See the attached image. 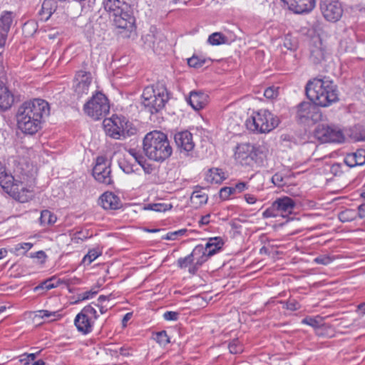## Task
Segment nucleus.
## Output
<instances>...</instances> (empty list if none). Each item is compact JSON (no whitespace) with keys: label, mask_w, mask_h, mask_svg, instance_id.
I'll return each instance as SVG.
<instances>
[{"label":"nucleus","mask_w":365,"mask_h":365,"mask_svg":"<svg viewBox=\"0 0 365 365\" xmlns=\"http://www.w3.org/2000/svg\"><path fill=\"white\" fill-rule=\"evenodd\" d=\"M309 24L312 26V29H309L307 33L312 36L313 40V44L317 45V43L322 44V40L319 35H315L317 32V21L315 18L311 17L309 19Z\"/></svg>","instance_id":"obj_35"},{"label":"nucleus","mask_w":365,"mask_h":365,"mask_svg":"<svg viewBox=\"0 0 365 365\" xmlns=\"http://www.w3.org/2000/svg\"><path fill=\"white\" fill-rule=\"evenodd\" d=\"M124 125L125 121L118 116L103 120L106 133L115 139H120L124 135Z\"/></svg>","instance_id":"obj_17"},{"label":"nucleus","mask_w":365,"mask_h":365,"mask_svg":"<svg viewBox=\"0 0 365 365\" xmlns=\"http://www.w3.org/2000/svg\"><path fill=\"white\" fill-rule=\"evenodd\" d=\"M279 94V87L270 86L264 91V96L268 99H274Z\"/></svg>","instance_id":"obj_45"},{"label":"nucleus","mask_w":365,"mask_h":365,"mask_svg":"<svg viewBox=\"0 0 365 365\" xmlns=\"http://www.w3.org/2000/svg\"><path fill=\"white\" fill-rule=\"evenodd\" d=\"M154 339L161 346H165L170 342V338L166 331H161L156 333Z\"/></svg>","instance_id":"obj_41"},{"label":"nucleus","mask_w":365,"mask_h":365,"mask_svg":"<svg viewBox=\"0 0 365 365\" xmlns=\"http://www.w3.org/2000/svg\"><path fill=\"white\" fill-rule=\"evenodd\" d=\"M99 204L105 210H116L120 207L119 197L112 192L103 193L99 199Z\"/></svg>","instance_id":"obj_23"},{"label":"nucleus","mask_w":365,"mask_h":365,"mask_svg":"<svg viewBox=\"0 0 365 365\" xmlns=\"http://www.w3.org/2000/svg\"><path fill=\"white\" fill-rule=\"evenodd\" d=\"M358 217L365 220V204H362L357 209Z\"/></svg>","instance_id":"obj_62"},{"label":"nucleus","mask_w":365,"mask_h":365,"mask_svg":"<svg viewBox=\"0 0 365 365\" xmlns=\"http://www.w3.org/2000/svg\"><path fill=\"white\" fill-rule=\"evenodd\" d=\"M14 15L11 11H4L0 16V46L8 43V34L13 23Z\"/></svg>","instance_id":"obj_19"},{"label":"nucleus","mask_w":365,"mask_h":365,"mask_svg":"<svg viewBox=\"0 0 365 365\" xmlns=\"http://www.w3.org/2000/svg\"><path fill=\"white\" fill-rule=\"evenodd\" d=\"M187 232V229H180L176 231L169 232L162 238L167 240H175L180 237L185 235Z\"/></svg>","instance_id":"obj_40"},{"label":"nucleus","mask_w":365,"mask_h":365,"mask_svg":"<svg viewBox=\"0 0 365 365\" xmlns=\"http://www.w3.org/2000/svg\"><path fill=\"white\" fill-rule=\"evenodd\" d=\"M56 216L48 210H43L41 212L39 218L40 224L43 226L51 225L56 222Z\"/></svg>","instance_id":"obj_31"},{"label":"nucleus","mask_w":365,"mask_h":365,"mask_svg":"<svg viewBox=\"0 0 365 365\" xmlns=\"http://www.w3.org/2000/svg\"><path fill=\"white\" fill-rule=\"evenodd\" d=\"M29 257L31 258H36V259H38L41 263L45 262L46 259L47 257L46 253L43 251H42V250H40V251H38V252H34V253H30V256Z\"/></svg>","instance_id":"obj_52"},{"label":"nucleus","mask_w":365,"mask_h":365,"mask_svg":"<svg viewBox=\"0 0 365 365\" xmlns=\"http://www.w3.org/2000/svg\"><path fill=\"white\" fill-rule=\"evenodd\" d=\"M207 43L212 46L231 43V42L228 40V38L220 32H215L210 35L207 38Z\"/></svg>","instance_id":"obj_30"},{"label":"nucleus","mask_w":365,"mask_h":365,"mask_svg":"<svg viewBox=\"0 0 365 365\" xmlns=\"http://www.w3.org/2000/svg\"><path fill=\"white\" fill-rule=\"evenodd\" d=\"M54 287H56V286L51 283V279H48L34 287V290L36 292H39L41 294H42L44 292L50 290Z\"/></svg>","instance_id":"obj_38"},{"label":"nucleus","mask_w":365,"mask_h":365,"mask_svg":"<svg viewBox=\"0 0 365 365\" xmlns=\"http://www.w3.org/2000/svg\"><path fill=\"white\" fill-rule=\"evenodd\" d=\"M228 349L232 354H240L243 351V346L238 339H232L228 344Z\"/></svg>","instance_id":"obj_36"},{"label":"nucleus","mask_w":365,"mask_h":365,"mask_svg":"<svg viewBox=\"0 0 365 365\" xmlns=\"http://www.w3.org/2000/svg\"><path fill=\"white\" fill-rule=\"evenodd\" d=\"M351 136L356 141H365V128L361 125L356 126Z\"/></svg>","instance_id":"obj_39"},{"label":"nucleus","mask_w":365,"mask_h":365,"mask_svg":"<svg viewBox=\"0 0 365 365\" xmlns=\"http://www.w3.org/2000/svg\"><path fill=\"white\" fill-rule=\"evenodd\" d=\"M302 322L304 324H307L313 327H317L319 325L317 320L312 317L304 318L302 319Z\"/></svg>","instance_id":"obj_57"},{"label":"nucleus","mask_w":365,"mask_h":365,"mask_svg":"<svg viewBox=\"0 0 365 365\" xmlns=\"http://www.w3.org/2000/svg\"><path fill=\"white\" fill-rule=\"evenodd\" d=\"M279 123V118L267 109L254 112L245 121V125L251 131L266 133L274 130Z\"/></svg>","instance_id":"obj_7"},{"label":"nucleus","mask_w":365,"mask_h":365,"mask_svg":"<svg viewBox=\"0 0 365 365\" xmlns=\"http://www.w3.org/2000/svg\"><path fill=\"white\" fill-rule=\"evenodd\" d=\"M272 183L278 187L282 186L284 185V178L281 173H275L272 177Z\"/></svg>","instance_id":"obj_53"},{"label":"nucleus","mask_w":365,"mask_h":365,"mask_svg":"<svg viewBox=\"0 0 365 365\" xmlns=\"http://www.w3.org/2000/svg\"><path fill=\"white\" fill-rule=\"evenodd\" d=\"M119 166L121 170L126 174H131L135 172V165L129 163L127 160H123L119 162Z\"/></svg>","instance_id":"obj_44"},{"label":"nucleus","mask_w":365,"mask_h":365,"mask_svg":"<svg viewBox=\"0 0 365 365\" xmlns=\"http://www.w3.org/2000/svg\"><path fill=\"white\" fill-rule=\"evenodd\" d=\"M57 8L56 2L53 0H44L39 14L41 19L47 21Z\"/></svg>","instance_id":"obj_29"},{"label":"nucleus","mask_w":365,"mask_h":365,"mask_svg":"<svg viewBox=\"0 0 365 365\" xmlns=\"http://www.w3.org/2000/svg\"><path fill=\"white\" fill-rule=\"evenodd\" d=\"M327 47H312L310 50V61L314 64L321 63L329 58V53L327 52Z\"/></svg>","instance_id":"obj_26"},{"label":"nucleus","mask_w":365,"mask_h":365,"mask_svg":"<svg viewBox=\"0 0 365 365\" xmlns=\"http://www.w3.org/2000/svg\"><path fill=\"white\" fill-rule=\"evenodd\" d=\"M144 210H153L155 212H165L168 208V205L163 203H154V204H148L144 207Z\"/></svg>","instance_id":"obj_43"},{"label":"nucleus","mask_w":365,"mask_h":365,"mask_svg":"<svg viewBox=\"0 0 365 365\" xmlns=\"http://www.w3.org/2000/svg\"><path fill=\"white\" fill-rule=\"evenodd\" d=\"M141 98L144 109L154 114L165 108L170 99V93L163 82H157L154 85L145 87Z\"/></svg>","instance_id":"obj_6"},{"label":"nucleus","mask_w":365,"mask_h":365,"mask_svg":"<svg viewBox=\"0 0 365 365\" xmlns=\"http://www.w3.org/2000/svg\"><path fill=\"white\" fill-rule=\"evenodd\" d=\"M305 92L310 101L321 107L329 106L339 100L336 86L327 76H319L309 80Z\"/></svg>","instance_id":"obj_3"},{"label":"nucleus","mask_w":365,"mask_h":365,"mask_svg":"<svg viewBox=\"0 0 365 365\" xmlns=\"http://www.w3.org/2000/svg\"><path fill=\"white\" fill-rule=\"evenodd\" d=\"M223 242L220 237L210 238L206 245L204 246V250L207 253V255L210 257L215 255L221 250Z\"/></svg>","instance_id":"obj_27"},{"label":"nucleus","mask_w":365,"mask_h":365,"mask_svg":"<svg viewBox=\"0 0 365 365\" xmlns=\"http://www.w3.org/2000/svg\"><path fill=\"white\" fill-rule=\"evenodd\" d=\"M187 63L190 67L196 68L202 66L203 62L200 61L197 57L192 56L187 59Z\"/></svg>","instance_id":"obj_55"},{"label":"nucleus","mask_w":365,"mask_h":365,"mask_svg":"<svg viewBox=\"0 0 365 365\" xmlns=\"http://www.w3.org/2000/svg\"><path fill=\"white\" fill-rule=\"evenodd\" d=\"M14 102V95L5 85L0 83V108L6 110L11 107Z\"/></svg>","instance_id":"obj_25"},{"label":"nucleus","mask_w":365,"mask_h":365,"mask_svg":"<svg viewBox=\"0 0 365 365\" xmlns=\"http://www.w3.org/2000/svg\"><path fill=\"white\" fill-rule=\"evenodd\" d=\"M143 150L149 159L157 162L164 161L173 153L167 135L158 130L151 131L145 135Z\"/></svg>","instance_id":"obj_5"},{"label":"nucleus","mask_w":365,"mask_h":365,"mask_svg":"<svg viewBox=\"0 0 365 365\" xmlns=\"http://www.w3.org/2000/svg\"><path fill=\"white\" fill-rule=\"evenodd\" d=\"M92 81L91 74L85 71L76 72L73 83V96L78 99L88 93Z\"/></svg>","instance_id":"obj_13"},{"label":"nucleus","mask_w":365,"mask_h":365,"mask_svg":"<svg viewBox=\"0 0 365 365\" xmlns=\"http://www.w3.org/2000/svg\"><path fill=\"white\" fill-rule=\"evenodd\" d=\"M226 179L225 173L222 169L212 168L207 171L205 180L210 183L220 184Z\"/></svg>","instance_id":"obj_28"},{"label":"nucleus","mask_w":365,"mask_h":365,"mask_svg":"<svg viewBox=\"0 0 365 365\" xmlns=\"http://www.w3.org/2000/svg\"><path fill=\"white\" fill-rule=\"evenodd\" d=\"M289 9L298 14L310 12L316 5V0H282Z\"/></svg>","instance_id":"obj_18"},{"label":"nucleus","mask_w":365,"mask_h":365,"mask_svg":"<svg viewBox=\"0 0 365 365\" xmlns=\"http://www.w3.org/2000/svg\"><path fill=\"white\" fill-rule=\"evenodd\" d=\"M210 214L202 216L201 217V220H200V223L201 225H207L210 222Z\"/></svg>","instance_id":"obj_64"},{"label":"nucleus","mask_w":365,"mask_h":365,"mask_svg":"<svg viewBox=\"0 0 365 365\" xmlns=\"http://www.w3.org/2000/svg\"><path fill=\"white\" fill-rule=\"evenodd\" d=\"M195 264V260L192 256V253L185 257H180L178 259V265L181 269H185L191 267Z\"/></svg>","instance_id":"obj_37"},{"label":"nucleus","mask_w":365,"mask_h":365,"mask_svg":"<svg viewBox=\"0 0 365 365\" xmlns=\"http://www.w3.org/2000/svg\"><path fill=\"white\" fill-rule=\"evenodd\" d=\"M21 163H19L14 170V173L9 172L6 168L0 163V186L14 199L24 202L28 200L29 187L34 180L33 174Z\"/></svg>","instance_id":"obj_2"},{"label":"nucleus","mask_w":365,"mask_h":365,"mask_svg":"<svg viewBox=\"0 0 365 365\" xmlns=\"http://www.w3.org/2000/svg\"><path fill=\"white\" fill-rule=\"evenodd\" d=\"M82 234L83 233L81 232L75 233L71 239L72 241L75 243H78L80 241H83V240L86 238V236L82 235Z\"/></svg>","instance_id":"obj_60"},{"label":"nucleus","mask_w":365,"mask_h":365,"mask_svg":"<svg viewBox=\"0 0 365 365\" xmlns=\"http://www.w3.org/2000/svg\"><path fill=\"white\" fill-rule=\"evenodd\" d=\"M110 163L105 157L99 156L96 158V163L93 168V176L100 183L110 185L113 183L111 175Z\"/></svg>","instance_id":"obj_12"},{"label":"nucleus","mask_w":365,"mask_h":365,"mask_svg":"<svg viewBox=\"0 0 365 365\" xmlns=\"http://www.w3.org/2000/svg\"><path fill=\"white\" fill-rule=\"evenodd\" d=\"M278 215H279V214H278V212L277 211V209L273 207V203L272 204V205L269 208H267L263 212V216L264 217H277Z\"/></svg>","instance_id":"obj_54"},{"label":"nucleus","mask_w":365,"mask_h":365,"mask_svg":"<svg viewBox=\"0 0 365 365\" xmlns=\"http://www.w3.org/2000/svg\"><path fill=\"white\" fill-rule=\"evenodd\" d=\"M232 187L234 188L235 193H240L247 189V184L244 182H240L237 183Z\"/></svg>","instance_id":"obj_56"},{"label":"nucleus","mask_w":365,"mask_h":365,"mask_svg":"<svg viewBox=\"0 0 365 365\" xmlns=\"http://www.w3.org/2000/svg\"><path fill=\"white\" fill-rule=\"evenodd\" d=\"M333 261V259L329 255H320L314 258V262L317 264L327 265Z\"/></svg>","instance_id":"obj_51"},{"label":"nucleus","mask_w":365,"mask_h":365,"mask_svg":"<svg viewBox=\"0 0 365 365\" xmlns=\"http://www.w3.org/2000/svg\"><path fill=\"white\" fill-rule=\"evenodd\" d=\"M128 153L132 157L134 158L138 164H142L144 162L145 158L139 150H137L135 148H130L128 150Z\"/></svg>","instance_id":"obj_49"},{"label":"nucleus","mask_w":365,"mask_h":365,"mask_svg":"<svg viewBox=\"0 0 365 365\" xmlns=\"http://www.w3.org/2000/svg\"><path fill=\"white\" fill-rule=\"evenodd\" d=\"M191 253L195 260V264L190 267L188 272L190 274H195L202 264L207 261L210 256L207 255V253L204 250L202 245L195 246Z\"/></svg>","instance_id":"obj_20"},{"label":"nucleus","mask_w":365,"mask_h":365,"mask_svg":"<svg viewBox=\"0 0 365 365\" xmlns=\"http://www.w3.org/2000/svg\"><path fill=\"white\" fill-rule=\"evenodd\" d=\"M116 353H119V354L122 355V356H130V353H129V348L128 347H120L119 349V351H115Z\"/></svg>","instance_id":"obj_63"},{"label":"nucleus","mask_w":365,"mask_h":365,"mask_svg":"<svg viewBox=\"0 0 365 365\" xmlns=\"http://www.w3.org/2000/svg\"><path fill=\"white\" fill-rule=\"evenodd\" d=\"M33 247V244L30 242H23L17 244L14 247V253L16 255H19V252L21 250H24L23 254H25Z\"/></svg>","instance_id":"obj_48"},{"label":"nucleus","mask_w":365,"mask_h":365,"mask_svg":"<svg viewBox=\"0 0 365 365\" xmlns=\"http://www.w3.org/2000/svg\"><path fill=\"white\" fill-rule=\"evenodd\" d=\"M38 317H40L43 319H48L50 322L59 319L62 317V315L59 311L51 312V311L43 309V310H39L38 312Z\"/></svg>","instance_id":"obj_34"},{"label":"nucleus","mask_w":365,"mask_h":365,"mask_svg":"<svg viewBox=\"0 0 365 365\" xmlns=\"http://www.w3.org/2000/svg\"><path fill=\"white\" fill-rule=\"evenodd\" d=\"M98 317L96 310L89 304L83 307L76 316L74 324L79 332L88 334L92 331L94 322Z\"/></svg>","instance_id":"obj_10"},{"label":"nucleus","mask_w":365,"mask_h":365,"mask_svg":"<svg viewBox=\"0 0 365 365\" xmlns=\"http://www.w3.org/2000/svg\"><path fill=\"white\" fill-rule=\"evenodd\" d=\"M187 102L194 110H198L207 104L208 96L201 91H192L190 93Z\"/></svg>","instance_id":"obj_22"},{"label":"nucleus","mask_w":365,"mask_h":365,"mask_svg":"<svg viewBox=\"0 0 365 365\" xmlns=\"http://www.w3.org/2000/svg\"><path fill=\"white\" fill-rule=\"evenodd\" d=\"M299 303L295 300H290L287 303V309L295 311L299 309Z\"/></svg>","instance_id":"obj_58"},{"label":"nucleus","mask_w":365,"mask_h":365,"mask_svg":"<svg viewBox=\"0 0 365 365\" xmlns=\"http://www.w3.org/2000/svg\"><path fill=\"white\" fill-rule=\"evenodd\" d=\"M84 112L94 120L104 118L110 110V105L106 96L101 92H96L84 105Z\"/></svg>","instance_id":"obj_8"},{"label":"nucleus","mask_w":365,"mask_h":365,"mask_svg":"<svg viewBox=\"0 0 365 365\" xmlns=\"http://www.w3.org/2000/svg\"><path fill=\"white\" fill-rule=\"evenodd\" d=\"M357 217V210L354 209H346L338 214L339 220L343 223L351 222L356 220Z\"/></svg>","instance_id":"obj_32"},{"label":"nucleus","mask_w":365,"mask_h":365,"mask_svg":"<svg viewBox=\"0 0 365 365\" xmlns=\"http://www.w3.org/2000/svg\"><path fill=\"white\" fill-rule=\"evenodd\" d=\"M314 136L321 143H339L344 140V135L340 128L324 124H319L317 126Z\"/></svg>","instance_id":"obj_11"},{"label":"nucleus","mask_w":365,"mask_h":365,"mask_svg":"<svg viewBox=\"0 0 365 365\" xmlns=\"http://www.w3.org/2000/svg\"><path fill=\"white\" fill-rule=\"evenodd\" d=\"M97 293H98V290L93 288L89 291H86L85 292L79 294H78V297H77V298H78L77 302L83 301V300H86V299L93 298Z\"/></svg>","instance_id":"obj_46"},{"label":"nucleus","mask_w":365,"mask_h":365,"mask_svg":"<svg viewBox=\"0 0 365 365\" xmlns=\"http://www.w3.org/2000/svg\"><path fill=\"white\" fill-rule=\"evenodd\" d=\"M105 9L110 13V18L118 34L123 38H129L135 33V18L132 14L129 5L125 0H104Z\"/></svg>","instance_id":"obj_4"},{"label":"nucleus","mask_w":365,"mask_h":365,"mask_svg":"<svg viewBox=\"0 0 365 365\" xmlns=\"http://www.w3.org/2000/svg\"><path fill=\"white\" fill-rule=\"evenodd\" d=\"M319 106L312 101L310 102H302L297 106V117L302 122H305L307 120L317 122L321 120L322 118Z\"/></svg>","instance_id":"obj_14"},{"label":"nucleus","mask_w":365,"mask_h":365,"mask_svg":"<svg viewBox=\"0 0 365 365\" xmlns=\"http://www.w3.org/2000/svg\"><path fill=\"white\" fill-rule=\"evenodd\" d=\"M49 114L50 107L47 101L40 98L25 101L16 112L18 128L26 134L34 135L41 128L44 118Z\"/></svg>","instance_id":"obj_1"},{"label":"nucleus","mask_w":365,"mask_h":365,"mask_svg":"<svg viewBox=\"0 0 365 365\" xmlns=\"http://www.w3.org/2000/svg\"><path fill=\"white\" fill-rule=\"evenodd\" d=\"M320 10L324 17L329 21H337L341 17L343 9L338 0H321Z\"/></svg>","instance_id":"obj_15"},{"label":"nucleus","mask_w":365,"mask_h":365,"mask_svg":"<svg viewBox=\"0 0 365 365\" xmlns=\"http://www.w3.org/2000/svg\"><path fill=\"white\" fill-rule=\"evenodd\" d=\"M190 200L192 203L198 205L207 203L208 200L207 195L202 192L200 190H194L191 195Z\"/></svg>","instance_id":"obj_33"},{"label":"nucleus","mask_w":365,"mask_h":365,"mask_svg":"<svg viewBox=\"0 0 365 365\" xmlns=\"http://www.w3.org/2000/svg\"><path fill=\"white\" fill-rule=\"evenodd\" d=\"M295 202L289 197L277 198L273 202V207L277 209L279 215L284 216L292 212Z\"/></svg>","instance_id":"obj_21"},{"label":"nucleus","mask_w":365,"mask_h":365,"mask_svg":"<svg viewBox=\"0 0 365 365\" xmlns=\"http://www.w3.org/2000/svg\"><path fill=\"white\" fill-rule=\"evenodd\" d=\"M139 165L142 167V168L143 169L144 172L146 174H150L153 170V166L150 164L147 163L146 160L145 159H144V162L142 164H139Z\"/></svg>","instance_id":"obj_59"},{"label":"nucleus","mask_w":365,"mask_h":365,"mask_svg":"<svg viewBox=\"0 0 365 365\" xmlns=\"http://www.w3.org/2000/svg\"><path fill=\"white\" fill-rule=\"evenodd\" d=\"M345 164L350 167L361 166L365 164V150L358 149L356 152L347 154L344 158Z\"/></svg>","instance_id":"obj_24"},{"label":"nucleus","mask_w":365,"mask_h":365,"mask_svg":"<svg viewBox=\"0 0 365 365\" xmlns=\"http://www.w3.org/2000/svg\"><path fill=\"white\" fill-rule=\"evenodd\" d=\"M175 143L181 153L192 156L195 147L192 134L188 130L178 132L174 135Z\"/></svg>","instance_id":"obj_16"},{"label":"nucleus","mask_w":365,"mask_h":365,"mask_svg":"<svg viewBox=\"0 0 365 365\" xmlns=\"http://www.w3.org/2000/svg\"><path fill=\"white\" fill-rule=\"evenodd\" d=\"M180 317V313L178 312L173 311H167L165 312L163 317L165 321H178Z\"/></svg>","instance_id":"obj_50"},{"label":"nucleus","mask_w":365,"mask_h":365,"mask_svg":"<svg viewBox=\"0 0 365 365\" xmlns=\"http://www.w3.org/2000/svg\"><path fill=\"white\" fill-rule=\"evenodd\" d=\"M235 194L232 187H223L220 190V197L223 200H227L231 195Z\"/></svg>","instance_id":"obj_47"},{"label":"nucleus","mask_w":365,"mask_h":365,"mask_svg":"<svg viewBox=\"0 0 365 365\" xmlns=\"http://www.w3.org/2000/svg\"><path fill=\"white\" fill-rule=\"evenodd\" d=\"M244 197H245V201L248 204L252 205V204H255L257 201V198L253 195L245 194Z\"/></svg>","instance_id":"obj_61"},{"label":"nucleus","mask_w":365,"mask_h":365,"mask_svg":"<svg viewBox=\"0 0 365 365\" xmlns=\"http://www.w3.org/2000/svg\"><path fill=\"white\" fill-rule=\"evenodd\" d=\"M261 153L259 148L249 143H243L236 147L235 157L242 165L253 167L262 162V158L259 156Z\"/></svg>","instance_id":"obj_9"},{"label":"nucleus","mask_w":365,"mask_h":365,"mask_svg":"<svg viewBox=\"0 0 365 365\" xmlns=\"http://www.w3.org/2000/svg\"><path fill=\"white\" fill-rule=\"evenodd\" d=\"M101 252H98L97 249H92L88 251V252L84 256L83 259V262L84 263H87L90 264L92 262H93L99 255Z\"/></svg>","instance_id":"obj_42"}]
</instances>
